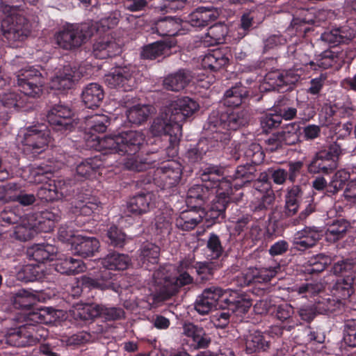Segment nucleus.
I'll list each match as a JSON object with an SVG mask.
<instances>
[{
  "label": "nucleus",
  "mask_w": 356,
  "mask_h": 356,
  "mask_svg": "<svg viewBox=\"0 0 356 356\" xmlns=\"http://www.w3.org/2000/svg\"><path fill=\"white\" fill-rule=\"evenodd\" d=\"M356 37V30L348 26H340L333 29L330 31H325L321 35L323 41L332 47L342 43H348Z\"/></svg>",
  "instance_id": "obj_32"
},
{
  "label": "nucleus",
  "mask_w": 356,
  "mask_h": 356,
  "mask_svg": "<svg viewBox=\"0 0 356 356\" xmlns=\"http://www.w3.org/2000/svg\"><path fill=\"white\" fill-rule=\"evenodd\" d=\"M300 126L296 123L287 124L281 131L268 139L271 151L281 149L284 145H293L300 140Z\"/></svg>",
  "instance_id": "obj_24"
},
{
  "label": "nucleus",
  "mask_w": 356,
  "mask_h": 356,
  "mask_svg": "<svg viewBox=\"0 0 356 356\" xmlns=\"http://www.w3.org/2000/svg\"><path fill=\"white\" fill-rule=\"evenodd\" d=\"M234 230L238 236L243 234L244 238L250 239L252 241H258L263 236V230L259 222L248 213L237 218Z\"/></svg>",
  "instance_id": "obj_21"
},
{
  "label": "nucleus",
  "mask_w": 356,
  "mask_h": 356,
  "mask_svg": "<svg viewBox=\"0 0 356 356\" xmlns=\"http://www.w3.org/2000/svg\"><path fill=\"white\" fill-rule=\"evenodd\" d=\"M104 156L101 153L98 156L82 161L76 165V172L77 175L84 178H89L90 176L95 175L101 168L104 167Z\"/></svg>",
  "instance_id": "obj_40"
},
{
  "label": "nucleus",
  "mask_w": 356,
  "mask_h": 356,
  "mask_svg": "<svg viewBox=\"0 0 356 356\" xmlns=\"http://www.w3.org/2000/svg\"><path fill=\"white\" fill-rule=\"evenodd\" d=\"M355 278L353 275H348L345 277H339L333 285L331 292L335 298L341 299L345 304L354 293Z\"/></svg>",
  "instance_id": "obj_43"
},
{
  "label": "nucleus",
  "mask_w": 356,
  "mask_h": 356,
  "mask_svg": "<svg viewBox=\"0 0 356 356\" xmlns=\"http://www.w3.org/2000/svg\"><path fill=\"white\" fill-rule=\"evenodd\" d=\"M207 139L199 141L196 145L187 150L185 158L188 164L195 165L198 164L209 151Z\"/></svg>",
  "instance_id": "obj_57"
},
{
  "label": "nucleus",
  "mask_w": 356,
  "mask_h": 356,
  "mask_svg": "<svg viewBox=\"0 0 356 356\" xmlns=\"http://www.w3.org/2000/svg\"><path fill=\"white\" fill-rule=\"evenodd\" d=\"M120 17V13L113 12L107 16L101 18L95 24L89 23L94 28V33L95 32L104 33L109 29H113L118 24Z\"/></svg>",
  "instance_id": "obj_60"
},
{
  "label": "nucleus",
  "mask_w": 356,
  "mask_h": 356,
  "mask_svg": "<svg viewBox=\"0 0 356 356\" xmlns=\"http://www.w3.org/2000/svg\"><path fill=\"white\" fill-rule=\"evenodd\" d=\"M160 251V247L154 243H143L138 250V261L142 266L151 270V266L159 262Z\"/></svg>",
  "instance_id": "obj_37"
},
{
  "label": "nucleus",
  "mask_w": 356,
  "mask_h": 356,
  "mask_svg": "<svg viewBox=\"0 0 356 356\" xmlns=\"http://www.w3.org/2000/svg\"><path fill=\"white\" fill-rule=\"evenodd\" d=\"M57 248L51 244H35L28 248L27 257L33 263L40 265L45 261L54 259Z\"/></svg>",
  "instance_id": "obj_33"
},
{
  "label": "nucleus",
  "mask_w": 356,
  "mask_h": 356,
  "mask_svg": "<svg viewBox=\"0 0 356 356\" xmlns=\"http://www.w3.org/2000/svg\"><path fill=\"white\" fill-rule=\"evenodd\" d=\"M127 235L122 229L115 225H112L107 229L104 241L108 245L113 248H122L126 243Z\"/></svg>",
  "instance_id": "obj_58"
},
{
  "label": "nucleus",
  "mask_w": 356,
  "mask_h": 356,
  "mask_svg": "<svg viewBox=\"0 0 356 356\" xmlns=\"http://www.w3.org/2000/svg\"><path fill=\"white\" fill-rule=\"evenodd\" d=\"M104 98L103 87L97 83H90L86 85L82 90V102L88 108H97Z\"/></svg>",
  "instance_id": "obj_35"
},
{
  "label": "nucleus",
  "mask_w": 356,
  "mask_h": 356,
  "mask_svg": "<svg viewBox=\"0 0 356 356\" xmlns=\"http://www.w3.org/2000/svg\"><path fill=\"white\" fill-rule=\"evenodd\" d=\"M250 99V92L248 88L241 83L227 90L223 97V104L226 108H244Z\"/></svg>",
  "instance_id": "obj_27"
},
{
  "label": "nucleus",
  "mask_w": 356,
  "mask_h": 356,
  "mask_svg": "<svg viewBox=\"0 0 356 356\" xmlns=\"http://www.w3.org/2000/svg\"><path fill=\"white\" fill-rule=\"evenodd\" d=\"M145 136L140 131H122L118 134L106 136L97 144V151L104 156L119 154L126 156L124 165L126 168L137 172L145 171L149 164L139 159L137 153L143 145Z\"/></svg>",
  "instance_id": "obj_4"
},
{
  "label": "nucleus",
  "mask_w": 356,
  "mask_h": 356,
  "mask_svg": "<svg viewBox=\"0 0 356 356\" xmlns=\"http://www.w3.org/2000/svg\"><path fill=\"white\" fill-rule=\"evenodd\" d=\"M37 299V296L26 289H19L15 294L14 298V306L16 308L24 310L22 313L23 321H24L25 314L38 310V309H32ZM42 308H39L42 309ZM44 309H49L53 314L54 311L51 308L44 307ZM54 316L52 315V318Z\"/></svg>",
  "instance_id": "obj_39"
},
{
  "label": "nucleus",
  "mask_w": 356,
  "mask_h": 356,
  "mask_svg": "<svg viewBox=\"0 0 356 356\" xmlns=\"http://www.w3.org/2000/svg\"><path fill=\"white\" fill-rule=\"evenodd\" d=\"M118 274L111 272V270L108 268H103V270L99 272L97 278L83 275L80 277L78 282L83 289H99L118 292L120 289L118 281Z\"/></svg>",
  "instance_id": "obj_16"
},
{
  "label": "nucleus",
  "mask_w": 356,
  "mask_h": 356,
  "mask_svg": "<svg viewBox=\"0 0 356 356\" xmlns=\"http://www.w3.org/2000/svg\"><path fill=\"white\" fill-rule=\"evenodd\" d=\"M32 227L17 226L15 230L17 239L27 241L35 237L37 232H50L56 222L61 219V211L57 207H49L33 214Z\"/></svg>",
  "instance_id": "obj_9"
},
{
  "label": "nucleus",
  "mask_w": 356,
  "mask_h": 356,
  "mask_svg": "<svg viewBox=\"0 0 356 356\" xmlns=\"http://www.w3.org/2000/svg\"><path fill=\"white\" fill-rule=\"evenodd\" d=\"M17 81L21 92L0 95V103L7 108L19 111L32 103V99L40 97L44 81L40 72L32 67L19 71Z\"/></svg>",
  "instance_id": "obj_7"
},
{
  "label": "nucleus",
  "mask_w": 356,
  "mask_h": 356,
  "mask_svg": "<svg viewBox=\"0 0 356 356\" xmlns=\"http://www.w3.org/2000/svg\"><path fill=\"white\" fill-rule=\"evenodd\" d=\"M191 76L188 71L180 70L175 74L168 75L163 81L165 88L178 92L184 89L190 82Z\"/></svg>",
  "instance_id": "obj_49"
},
{
  "label": "nucleus",
  "mask_w": 356,
  "mask_h": 356,
  "mask_svg": "<svg viewBox=\"0 0 356 356\" xmlns=\"http://www.w3.org/2000/svg\"><path fill=\"white\" fill-rule=\"evenodd\" d=\"M273 314L278 322L271 327V332L277 337L283 336L285 332H291L298 325L293 318V307L288 303L276 306Z\"/></svg>",
  "instance_id": "obj_18"
},
{
  "label": "nucleus",
  "mask_w": 356,
  "mask_h": 356,
  "mask_svg": "<svg viewBox=\"0 0 356 356\" xmlns=\"http://www.w3.org/2000/svg\"><path fill=\"white\" fill-rule=\"evenodd\" d=\"M275 200V196L273 191L264 193L259 191V194L250 204V209L252 213L250 215L258 222L264 220L267 215L269 217L272 211L277 210V208L273 209Z\"/></svg>",
  "instance_id": "obj_22"
},
{
  "label": "nucleus",
  "mask_w": 356,
  "mask_h": 356,
  "mask_svg": "<svg viewBox=\"0 0 356 356\" xmlns=\"http://www.w3.org/2000/svg\"><path fill=\"white\" fill-rule=\"evenodd\" d=\"M24 0H0V11L5 15L1 21V31L10 45L24 40L31 33L29 20L19 13L24 10Z\"/></svg>",
  "instance_id": "obj_8"
},
{
  "label": "nucleus",
  "mask_w": 356,
  "mask_h": 356,
  "mask_svg": "<svg viewBox=\"0 0 356 356\" xmlns=\"http://www.w3.org/2000/svg\"><path fill=\"white\" fill-rule=\"evenodd\" d=\"M314 302H316L317 308H318L321 314L341 312L346 305L341 299L335 298L333 294L326 298L319 296L314 299Z\"/></svg>",
  "instance_id": "obj_50"
},
{
  "label": "nucleus",
  "mask_w": 356,
  "mask_h": 356,
  "mask_svg": "<svg viewBox=\"0 0 356 356\" xmlns=\"http://www.w3.org/2000/svg\"><path fill=\"white\" fill-rule=\"evenodd\" d=\"M152 194L139 193L130 198L128 211L133 215L140 216L147 213L151 207Z\"/></svg>",
  "instance_id": "obj_47"
},
{
  "label": "nucleus",
  "mask_w": 356,
  "mask_h": 356,
  "mask_svg": "<svg viewBox=\"0 0 356 356\" xmlns=\"http://www.w3.org/2000/svg\"><path fill=\"white\" fill-rule=\"evenodd\" d=\"M73 115L74 113L68 106L58 104L51 108L46 117L51 129L60 134H65L74 128Z\"/></svg>",
  "instance_id": "obj_15"
},
{
  "label": "nucleus",
  "mask_w": 356,
  "mask_h": 356,
  "mask_svg": "<svg viewBox=\"0 0 356 356\" xmlns=\"http://www.w3.org/2000/svg\"><path fill=\"white\" fill-rule=\"evenodd\" d=\"M181 27V19L172 17H160L154 24V29L161 36H175Z\"/></svg>",
  "instance_id": "obj_41"
},
{
  "label": "nucleus",
  "mask_w": 356,
  "mask_h": 356,
  "mask_svg": "<svg viewBox=\"0 0 356 356\" xmlns=\"http://www.w3.org/2000/svg\"><path fill=\"white\" fill-rule=\"evenodd\" d=\"M287 54L292 58L297 70L301 69L302 66L307 70H314L315 69L314 60H311L309 55L302 48H298L295 45L288 47Z\"/></svg>",
  "instance_id": "obj_52"
},
{
  "label": "nucleus",
  "mask_w": 356,
  "mask_h": 356,
  "mask_svg": "<svg viewBox=\"0 0 356 356\" xmlns=\"http://www.w3.org/2000/svg\"><path fill=\"white\" fill-rule=\"evenodd\" d=\"M350 175L346 170H338L332 177L327 192L330 194L334 195L341 190L349 181Z\"/></svg>",
  "instance_id": "obj_62"
},
{
  "label": "nucleus",
  "mask_w": 356,
  "mask_h": 356,
  "mask_svg": "<svg viewBox=\"0 0 356 356\" xmlns=\"http://www.w3.org/2000/svg\"><path fill=\"white\" fill-rule=\"evenodd\" d=\"M341 154V146L337 141L334 142L324 149L316 152L308 165V171L312 174L328 175L332 173L337 167Z\"/></svg>",
  "instance_id": "obj_13"
},
{
  "label": "nucleus",
  "mask_w": 356,
  "mask_h": 356,
  "mask_svg": "<svg viewBox=\"0 0 356 356\" xmlns=\"http://www.w3.org/2000/svg\"><path fill=\"white\" fill-rule=\"evenodd\" d=\"M299 79L300 76L291 71H270L266 74L262 87L265 90L284 92L291 89Z\"/></svg>",
  "instance_id": "obj_17"
},
{
  "label": "nucleus",
  "mask_w": 356,
  "mask_h": 356,
  "mask_svg": "<svg viewBox=\"0 0 356 356\" xmlns=\"http://www.w3.org/2000/svg\"><path fill=\"white\" fill-rule=\"evenodd\" d=\"M54 266L55 270L63 275H76L83 272L86 268L82 260L71 256H64L58 259Z\"/></svg>",
  "instance_id": "obj_38"
},
{
  "label": "nucleus",
  "mask_w": 356,
  "mask_h": 356,
  "mask_svg": "<svg viewBox=\"0 0 356 356\" xmlns=\"http://www.w3.org/2000/svg\"><path fill=\"white\" fill-rule=\"evenodd\" d=\"M252 304L250 300L238 296L236 293L227 294L222 298L214 313L211 316V322L216 327L225 328L230 322L232 314L241 316L246 314Z\"/></svg>",
  "instance_id": "obj_10"
},
{
  "label": "nucleus",
  "mask_w": 356,
  "mask_h": 356,
  "mask_svg": "<svg viewBox=\"0 0 356 356\" xmlns=\"http://www.w3.org/2000/svg\"><path fill=\"white\" fill-rule=\"evenodd\" d=\"M199 109V104L188 97L170 102L156 117L151 126V132L155 136L168 140L165 154L168 160L162 162L154 172V184L161 190L169 189L179 184L183 168L173 159L178 155L180 138L182 136V122Z\"/></svg>",
  "instance_id": "obj_1"
},
{
  "label": "nucleus",
  "mask_w": 356,
  "mask_h": 356,
  "mask_svg": "<svg viewBox=\"0 0 356 356\" xmlns=\"http://www.w3.org/2000/svg\"><path fill=\"white\" fill-rule=\"evenodd\" d=\"M130 264L131 259L129 255L117 252H109L101 260L103 268H108L111 270H126Z\"/></svg>",
  "instance_id": "obj_46"
},
{
  "label": "nucleus",
  "mask_w": 356,
  "mask_h": 356,
  "mask_svg": "<svg viewBox=\"0 0 356 356\" xmlns=\"http://www.w3.org/2000/svg\"><path fill=\"white\" fill-rule=\"evenodd\" d=\"M193 278L186 271L179 270V275L170 281H165L153 296L154 302H159L170 299L176 295L181 287L192 284Z\"/></svg>",
  "instance_id": "obj_20"
},
{
  "label": "nucleus",
  "mask_w": 356,
  "mask_h": 356,
  "mask_svg": "<svg viewBox=\"0 0 356 356\" xmlns=\"http://www.w3.org/2000/svg\"><path fill=\"white\" fill-rule=\"evenodd\" d=\"M241 156L244 157L246 163L257 166L264 161L265 153L259 143L242 144L239 145L235 159L238 160Z\"/></svg>",
  "instance_id": "obj_34"
},
{
  "label": "nucleus",
  "mask_w": 356,
  "mask_h": 356,
  "mask_svg": "<svg viewBox=\"0 0 356 356\" xmlns=\"http://www.w3.org/2000/svg\"><path fill=\"white\" fill-rule=\"evenodd\" d=\"M172 47L171 42L156 41L143 47L140 56L143 59L154 60L168 53Z\"/></svg>",
  "instance_id": "obj_51"
},
{
  "label": "nucleus",
  "mask_w": 356,
  "mask_h": 356,
  "mask_svg": "<svg viewBox=\"0 0 356 356\" xmlns=\"http://www.w3.org/2000/svg\"><path fill=\"white\" fill-rule=\"evenodd\" d=\"M323 291V286L321 283L317 282H305L297 284L293 287V291L302 298H315Z\"/></svg>",
  "instance_id": "obj_55"
},
{
  "label": "nucleus",
  "mask_w": 356,
  "mask_h": 356,
  "mask_svg": "<svg viewBox=\"0 0 356 356\" xmlns=\"http://www.w3.org/2000/svg\"><path fill=\"white\" fill-rule=\"evenodd\" d=\"M280 266L273 268H264L256 270L252 274H246L244 277V285L249 286L251 284H267L276 275Z\"/></svg>",
  "instance_id": "obj_48"
},
{
  "label": "nucleus",
  "mask_w": 356,
  "mask_h": 356,
  "mask_svg": "<svg viewBox=\"0 0 356 356\" xmlns=\"http://www.w3.org/2000/svg\"><path fill=\"white\" fill-rule=\"evenodd\" d=\"M298 332L299 333L295 336V338L298 343H309L313 341L322 343L324 340V336L315 331L310 326H305L298 329Z\"/></svg>",
  "instance_id": "obj_61"
},
{
  "label": "nucleus",
  "mask_w": 356,
  "mask_h": 356,
  "mask_svg": "<svg viewBox=\"0 0 356 356\" xmlns=\"http://www.w3.org/2000/svg\"><path fill=\"white\" fill-rule=\"evenodd\" d=\"M24 324L6 330L5 343L15 347H25L36 344L48 336V330L42 325L52 322L49 309L30 312L24 315Z\"/></svg>",
  "instance_id": "obj_6"
},
{
  "label": "nucleus",
  "mask_w": 356,
  "mask_h": 356,
  "mask_svg": "<svg viewBox=\"0 0 356 356\" xmlns=\"http://www.w3.org/2000/svg\"><path fill=\"white\" fill-rule=\"evenodd\" d=\"M94 34V28L88 22L67 24L56 34L58 45L67 50L79 48Z\"/></svg>",
  "instance_id": "obj_11"
},
{
  "label": "nucleus",
  "mask_w": 356,
  "mask_h": 356,
  "mask_svg": "<svg viewBox=\"0 0 356 356\" xmlns=\"http://www.w3.org/2000/svg\"><path fill=\"white\" fill-rule=\"evenodd\" d=\"M226 293L219 286H211L204 289L195 300V311L201 315L208 314L218 306Z\"/></svg>",
  "instance_id": "obj_19"
},
{
  "label": "nucleus",
  "mask_w": 356,
  "mask_h": 356,
  "mask_svg": "<svg viewBox=\"0 0 356 356\" xmlns=\"http://www.w3.org/2000/svg\"><path fill=\"white\" fill-rule=\"evenodd\" d=\"M87 131L86 134L90 135L88 138H91L94 142H96L95 145V149L97 150V144L99 140H102L99 136H96V134H103L106 132L107 127L111 124L110 118L104 114H95L90 116L87 119Z\"/></svg>",
  "instance_id": "obj_28"
},
{
  "label": "nucleus",
  "mask_w": 356,
  "mask_h": 356,
  "mask_svg": "<svg viewBox=\"0 0 356 356\" xmlns=\"http://www.w3.org/2000/svg\"><path fill=\"white\" fill-rule=\"evenodd\" d=\"M49 136L50 130L44 124L28 127L22 140L24 152L31 157L37 156L45 149Z\"/></svg>",
  "instance_id": "obj_14"
},
{
  "label": "nucleus",
  "mask_w": 356,
  "mask_h": 356,
  "mask_svg": "<svg viewBox=\"0 0 356 356\" xmlns=\"http://www.w3.org/2000/svg\"><path fill=\"white\" fill-rule=\"evenodd\" d=\"M243 346L248 354L259 351H266L269 348V341L261 332L255 331L246 335L243 339Z\"/></svg>",
  "instance_id": "obj_42"
},
{
  "label": "nucleus",
  "mask_w": 356,
  "mask_h": 356,
  "mask_svg": "<svg viewBox=\"0 0 356 356\" xmlns=\"http://www.w3.org/2000/svg\"><path fill=\"white\" fill-rule=\"evenodd\" d=\"M221 11L213 6H199L187 17V22L194 27L202 28L214 22Z\"/></svg>",
  "instance_id": "obj_25"
},
{
  "label": "nucleus",
  "mask_w": 356,
  "mask_h": 356,
  "mask_svg": "<svg viewBox=\"0 0 356 356\" xmlns=\"http://www.w3.org/2000/svg\"><path fill=\"white\" fill-rule=\"evenodd\" d=\"M149 111L146 105H136L129 108L126 115L129 123L133 125H140L147 121Z\"/></svg>",
  "instance_id": "obj_56"
},
{
  "label": "nucleus",
  "mask_w": 356,
  "mask_h": 356,
  "mask_svg": "<svg viewBox=\"0 0 356 356\" xmlns=\"http://www.w3.org/2000/svg\"><path fill=\"white\" fill-rule=\"evenodd\" d=\"M227 32L228 29L225 24H215L208 29L207 37L210 38L211 44H222L225 42Z\"/></svg>",
  "instance_id": "obj_64"
},
{
  "label": "nucleus",
  "mask_w": 356,
  "mask_h": 356,
  "mask_svg": "<svg viewBox=\"0 0 356 356\" xmlns=\"http://www.w3.org/2000/svg\"><path fill=\"white\" fill-rule=\"evenodd\" d=\"M140 74L136 65L131 64L116 66L105 76V82L110 88L131 91L136 88Z\"/></svg>",
  "instance_id": "obj_12"
},
{
  "label": "nucleus",
  "mask_w": 356,
  "mask_h": 356,
  "mask_svg": "<svg viewBox=\"0 0 356 356\" xmlns=\"http://www.w3.org/2000/svg\"><path fill=\"white\" fill-rule=\"evenodd\" d=\"M330 256L325 254H318L312 257L305 266L304 272L309 275L318 274L325 270L331 264Z\"/></svg>",
  "instance_id": "obj_54"
},
{
  "label": "nucleus",
  "mask_w": 356,
  "mask_h": 356,
  "mask_svg": "<svg viewBox=\"0 0 356 356\" xmlns=\"http://www.w3.org/2000/svg\"><path fill=\"white\" fill-rule=\"evenodd\" d=\"M300 207V202L293 199L285 197V204L282 211L275 210L272 211L269 216V222L274 226L280 225V222L285 218L291 217L297 213Z\"/></svg>",
  "instance_id": "obj_45"
},
{
  "label": "nucleus",
  "mask_w": 356,
  "mask_h": 356,
  "mask_svg": "<svg viewBox=\"0 0 356 356\" xmlns=\"http://www.w3.org/2000/svg\"><path fill=\"white\" fill-rule=\"evenodd\" d=\"M76 70L70 65L64 66L63 72L56 76L54 83H57L58 89H70L76 80Z\"/></svg>",
  "instance_id": "obj_59"
},
{
  "label": "nucleus",
  "mask_w": 356,
  "mask_h": 356,
  "mask_svg": "<svg viewBox=\"0 0 356 356\" xmlns=\"http://www.w3.org/2000/svg\"><path fill=\"white\" fill-rule=\"evenodd\" d=\"M52 175L49 167L38 166L31 170L33 181L45 183L37 192V196L42 201L52 202L61 199L72 200L73 213L85 216L99 212L102 207V202L90 191L84 188H76L71 185L70 181L64 179L51 180Z\"/></svg>",
  "instance_id": "obj_3"
},
{
  "label": "nucleus",
  "mask_w": 356,
  "mask_h": 356,
  "mask_svg": "<svg viewBox=\"0 0 356 356\" xmlns=\"http://www.w3.org/2000/svg\"><path fill=\"white\" fill-rule=\"evenodd\" d=\"M250 114L245 108H225L212 111L204 124L207 139L227 145L231 139V131L247 126Z\"/></svg>",
  "instance_id": "obj_5"
},
{
  "label": "nucleus",
  "mask_w": 356,
  "mask_h": 356,
  "mask_svg": "<svg viewBox=\"0 0 356 356\" xmlns=\"http://www.w3.org/2000/svg\"><path fill=\"white\" fill-rule=\"evenodd\" d=\"M155 227L157 233L165 235L169 234L172 229V217L170 211H161L155 217Z\"/></svg>",
  "instance_id": "obj_63"
},
{
  "label": "nucleus",
  "mask_w": 356,
  "mask_h": 356,
  "mask_svg": "<svg viewBox=\"0 0 356 356\" xmlns=\"http://www.w3.org/2000/svg\"><path fill=\"white\" fill-rule=\"evenodd\" d=\"M321 238V234L316 227H306L298 232L293 238L294 248L305 251L316 245Z\"/></svg>",
  "instance_id": "obj_31"
},
{
  "label": "nucleus",
  "mask_w": 356,
  "mask_h": 356,
  "mask_svg": "<svg viewBox=\"0 0 356 356\" xmlns=\"http://www.w3.org/2000/svg\"><path fill=\"white\" fill-rule=\"evenodd\" d=\"M350 223L344 218H339L332 220L327 225L325 233V237L327 241L335 243L343 238L348 231Z\"/></svg>",
  "instance_id": "obj_44"
},
{
  "label": "nucleus",
  "mask_w": 356,
  "mask_h": 356,
  "mask_svg": "<svg viewBox=\"0 0 356 356\" xmlns=\"http://www.w3.org/2000/svg\"><path fill=\"white\" fill-rule=\"evenodd\" d=\"M222 175L223 170L218 165H204L199 172L202 184L193 185L187 193L186 203L195 209H201L211 196H215L209 209L203 213L207 226L225 220V211L233 194L230 181L220 179Z\"/></svg>",
  "instance_id": "obj_2"
},
{
  "label": "nucleus",
  "mask_w": 356,
  "mask_h": 356,
  "mask_svg": "<svg viewBox=\"0 0 356 356\" xmlns=\"http://www.w3.org/2000/svg\"><path fill=\"white\" fill-rule=\"evenodd\" d=\"M44 275V266L35 263L24 265L17 274V279L24 282L41 280Z\"/></svg>",
  "instance_id": "obj_53"
},
{
  "label": "nucleus",
  "mask_w": 356,
  "mask_h": 356,
  "mask_svg": "<svg viewBox=\"0 0 356 356\" xmlns=\"http://www.w3.org/2000/svg\"><path fill=\"white\" fill-rule=\"evenodd\" d=\"M232 57V50L229 47L222 46L209 49L202 60V66L206 70L216 72L226 67Z\"/></svg>",
  "instance_id": "obj_23"
},
{
  "label": "nucleus",
  "mask_w": 356,
  "mask_h": 356,
  "mask_svg": "<svg viewBox=\"0 0 356 356\" xmlns=\"http://www.w3.org/2000/svg\"><path fill=\"white\" fill-rule=\"evenodd\" d=\"M219 167L222 168L224 173L225 168L221 166ZM257 171V168L254 165H250L246 163L244 165H238L234 170V174L229 176V179L225 177L224 174L220 179L229 180L231 183V186H234L236 190H238L247 183H250L256 179Z\"/></svg>",
  "instance_id": "obj_26"
},
{
  "label": "nucleus",
  "mask_w": 356,
  "mask_h": 356,
  "mask_svg": "<svg viewBox=\"0 0 356 356\" xmlns=\"http://www.w3.org/2000/svg\"><path fill=\"white\" fill-rule=\"evenodd\" d=\"M120 52V46L108 36L99 38L92 45V54L97 59L111 58Z\"/></svg>",
  "instance_id": "obj_30"
},
{
  "label": "nucleus",
  "mask_w": 356,
  "mask_h": 356,
  "mask_svg": "<svg viewBox=\"0 0 356 356\" xmlns=\"http://www.w3.org/2000/svg\"><path fill=\"white\" fill-rule=\"evenodd\" d=\"M315 17L312 11L300 8L293 15L291 23V29L295 30L298 37H305L307 32L310 31L309 25L314 24Z\"/></svg>",
  "instance_id": "obj_29"
},
{
  "label": "nucleus",
  "mask_w": 356,
  "mask_h": 356,
  "mask_svg": "<svg viewBox=\"0 0 356 356\" xmlns=\"http://www.w3.org/2000/svg\"><path fill=\"white\" fill-rule=\"evenodd\" d=\"M75 252L82 257H89L98 251L99 242L95 237L78 235L72 241Z\"/></svg>",
  "instance_id": "obj_36"
}]
</instances>
